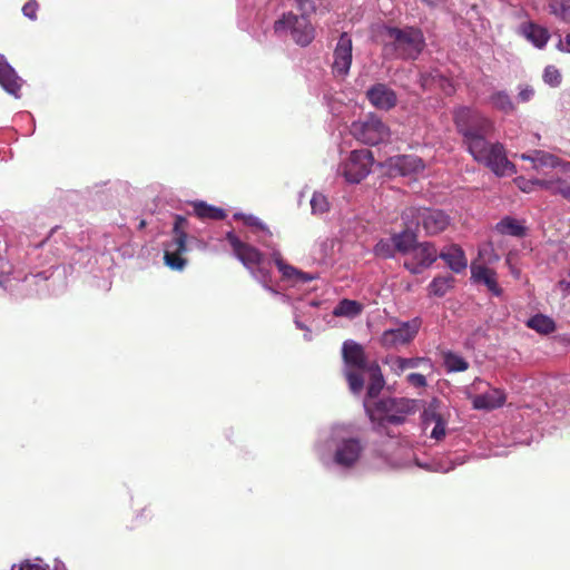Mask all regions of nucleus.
Instances as JSON below:
<instances>
[{"instance_id":"7","label":"nucleus","mask_w":570,"mask_h":570,"mask_svg":"<svg viewBox=\"0 0 570 570\" xmlns=\"http://www.w3.org/2000/svg\"><path fill=\"white\" fill-rule=\"evenodd\" d=\"M274 29L276 32L289 29L293 40L302 47L309 45L314 39V28L304 14H284L275 22Z\"/></svg>"},{"instance_id":"25","label":"nucleus","mask_w":570,"mask_h":570,"mask_svg":"<svg viewBox=\"0 0 570 570\" xmlns=\"http://www.w3.org/2000/svg\"><path fill=\"white\" fill-rule=\"evenodd\" d=\"M454 276H435L429 284V294L435 297H443L454 286Z\"/></svg>"},{"instance_id":"10","label":"nucleus","mask_w":570,"mask_h":570,"mask_svg":"<svg viewBox=\"0 0 570 570\" xmlns=\"http://www.w3.org/2000/svg\"><path fill=\"white\" fill-rule=\"evenodd\" d=\"M372 165L373 156L368 149L351 151L348 160L342 167V173L346 180L357 184L368 176Z\"/></svg>"},{"instance_id":"31","label":"nucleus","mask_w":570,"mask_h":570,"mask_svg":"<svg viewBox=\"0 0 570 570\" xmlns=\"http://www.w3.org/2000/svg\"><path fill=\"white\" fill-rule=\"evenodd\" d=\"M444 366L449 372H463L469 368V363L453 352L444 354Z\"/></svg>"},{"instance_id":"9","label":"nucleus","mask_w":570,"mask_h":570,"mask_svg":"<svg viewBox=\"0 0 570 570\" xmlns=\"http://www.w3.org/2000/svg\"><path fill=\"white\" fill-rule=\"evenodd\" d=\"M405 255H407V258L404 259V268L412 275H417L435 263L438 259V249L435 244L423 242L416 244L415 248Z\"/></svg>"},{"instance_id":"52","label":"nucleus","mask_w":570,"mask_h":570,"mask_svg":"<svg viewBox=\"0 0 570 570\" xmlns=\"http://www.w3.org/2000/svg\"><path fill=\"white\" fill-rule=\"evenodd\" d=\"M559 48L561 50L570 52V33L566 36L564 40L559 41Z\"/></svg>"},{"instance_id":"19","label":"nucleus","mask_w":570,"mask_h":570,"mask_svg":"<svg viewBox=\"0 0 570 570\" xmlns=\"http://www.w3.org/2000/svg\"><path fill=\"white\" fill-rule=\"evenodd\" d=\"M507 396L500 390H492L490 392L476 395L473 397V407L476 410H493L503 405Z\"/></svg>"},{"instance_id":"51","label":"nucleus","mask_w":570,"mask_h":570,"mask_svg":"<svg viewBox=\"0 0 570 570\" xmlns=\"http://www.w3.org/2000/svg\"><path fill=\"white\" fill-rule=\"evenodd\" d=\"M0 71H14V69L9 65L2 55H0Z\"/></svg>"},{"instance_id":"49","label":"nucleus","mask_w":570,"mask_h":570,"mask_svg":"<svg viewBox=\"0 0 570 570\" xmlns=\"http://www.w3.org/2000/svg\"><path fill=\"white\" fill-rule=\"evenodd\" d=\"M535 185L554 193L556 184L549 180L535 179Z\"/></svg>"},{"instance_id":"32","label":"nucleus","mask_w":570,"mask_h":570,"mask_svg":"<svg viewBox=\"0 0 570 570\" xmlns=\"http://www.w3.org/2000/svg\"><path fill=\"white\" fill-rule=\"evenodd\" d=\"M423 424H434L438 421H444L443 416L439 412V401L432 400L428 406H425L422 413Z\"/></svg>"},{"instance_id":"39","label":"nucleus","mask_w":570,"mask_h":570,"mask_svg":"<svg viewBox=\"0 0 570 570\" xmlns=\"http://www.w3.org/2000/svg\"><path fill=\"white\" fill-rule=\"evenodd\" d=\"M522 159L540 160L542 165L554 166V157L552 155L544 154L542 151H535V158L528 155H522Z\"/></svg>"},{"instance_id":"2","label":"nucleus","mask_w":570,"mask_h":570,"mask_svg":"<svg viewBox=\"0 0 570 570\" xmlns=\"http://www.w3.org/2000/svg\"><path fill=\"white\" fill-rule=\"evenodd\" d=\"M365 413L372 423L377 428H383L385 424H402L405 417L416 412V401L405 397H387L370 405L364 404Z\"/></svg>"},{"instance_id":"8","label":"nucleus","mask_w":570,"mask_h":570,"mask_svg":"<svg viewBox=\"0 0 570 570\" xmlns=\"http://www.w3.org/2000/svg\"><path fill=\"white\" fill-rule=\"evenodd\" d=\"M395 323L397 327L383 331L379 338L382 347L392 348L412 342L422 326V318L415 317L405 322L395 321Z\"/></svg>"},{"instance_id":"27","label":"nucleus","mask_w":570,"mask_h":570,"mask_svg":"<svg viewBox=\"0 0 570 570\" xmlns=\"http://www.w3.org/2000/svg\"><path fill=\"white\" fill-rule=\"evenodd\" d=\"M523 35L538 48H542L549 39L548 30L533 23L523 27Z\"/></svg>"},{"instance_id":"38","label":"nucleus","mask_w":570,"mask_h":570,"mask_svg":"<svg viewBox=\"0 0 570 570\" xmlns=\"http://www.w3.org/2000/svg\"><path fill=\"white\" fill-rule=\"evenodd\" d=\"M296 8L307 17V14L315 11L314 0H294Z\"/></svg>"},{"instance_id":"4","label":"nucleus","mask_w":570,"mask_h":570,"mask_svg":"<svg viewBox=\"0 0 570 570\" xmlns=\"http://www.w3.org/2000/svg\"><path fill=\"white\" fill-rule=\"evenodd\" d=\"M187 218L184 216H175L171 240L165 244V263L166 266L173 271L181 272L186 265L187 259L183 257L187 253Z\"/></svg>"},{"instance_id":"22","label":"nucleus","mask_w":570,"mask_h":570,"mask_svg":"<svg viewBox=\"0 0 570 570\" xmlns=\"http://www.w3.org/2000/svg\"><path fill=\"white\" fill-rule=\"evenodd\" d=\"M194 215L202 220H222L226 217V212L223 208L208 205L204 200H196L193 203Z\"/></svg>"},{"instance_id":"34","label":"nucleus","mask_w":570,"mask_h":570,"mask_svg":"<svg viewBox=\"0 0 570 570\" xmlns=\"http://www.w3.org/2000/svg\"><path fill=\"white\" fill-rule=\"evenodd\" d=\"M234 218L235 219H240L244 222V224L247 226V227H252V228H255L257 230H261V232H264V233H267V234H271V232L268 230V228L266 227V225L264 223H262L257 216H252V215H244V214H235L234 215Z\"/></svg>"},{"instance_id":"33","label":"nucleus","mask_w":570,"mask_h":570,"mask_svg":"<svg viewBox=\"0 0 570 570\" xmlns=\"http://www.w3.org/2000/svg\"><path fill=\"white\" fill-rule=\"evenodd\" d=\"M345 379H346V381H348V386L352 392L357 394L361 391H363L364 379H363L362 373L350 370V371H346Z\"/></svg>"},{"instance_id":"29","label":"nucleus","mask_w":570,"mask_h":570,"mask_svg":"<svg viewBox=\"0 0 570 570\" xmlns=\"http://www.w3.org/2000/svg\"><path fill=\"white\" fill-rule=\"evenodd\" d=\"M23 85V81L20 80L17 73H0V87L4 89L6 92L19 97L20 88Z\"/></svg>"},{"instance_id":"15","label":"nucleus","mask_w":570,"mask_h":570,"mask_svg":"<svg viewBox=\"0 0 570 570\" xmlns=\"http://www.w3.org/2000/svg\"><path fill=\"white\" fill-rule=\"evenodd\" d=\"M343 360L346 366L358 371H364L370 367L366 365L364 347L355 341L344 342Z\"/></svg>"},{"instance_id":"43","label":"nucleus","mask_w":570,"mask_h":570,"mask_svg":"<svg viewBox=\"0 0 570 570\" xmlns=\"http://www.w3.org/2000/svg\"><path fill=\"white\" fill-rule=\"evenodd\" d=\"M407 382L410 385L415 387H425L426 386V380L423 374H415L412 373L407 375Z\"/></svg>"},{"instance_id":"11","label":"nucleus","mask_w":570,"mask_h":570,"mask_svg":"<svg viewBox=\"0 0 570 570\" xmlns=\"http://www.w3.org/2000/svg\"><path fill=\"white\" fill-rule=\"evenodd\" d=\"M226 239L229 246H232L235 257L238 258L247 269L253 271L255 266H259L264 261V254L261 253L259 249L248 243L242 242L234 232L226 233Z\"/></svg>"},{"instance_id":"13","label":"nucleus","mask_w":570,"mask_h":570,"mask_svg":"<svg viewBox=\"0 0 570 570\" xmlns=\"http://www.w3.org/2000/svg\"><path fill=\"white\" fill-rule=\"evenodd\" d=\"M470 274H472V281H474V283L482 284L488 291L492 292L494 296H501L502 288L498 284L494 269L473 262L472 265H470Z\"/></svg>"},{"instance_id":"47","label":"nucleus","mask_w":570,"mask_h":570,"mask_svg":"<svg viewBox=\"0 0 570 570\" xmlns=\"http://www.w3.org/2000/svg\"><path fill=\"white\" fill-rule=\"evenodd\" d=\"M151 519V514H150V511L148 510V508H142L139 512V514L136 515V521H137V524H141L142 521H146V520H150Z\"/></svg>"},{"instance_id":"12","label":"nucleus","mask_w":570,"mask_h":570,"mask_svg":"<svg viewBox=\"0 0 570 570\" xmlns=\"http://www.w3.org/2000/svg\"><path fill=\"white\" fill-rule=\"evenodd\" d=\"M363 451L364 444L360 439H344L337 444L335 454H333V461H335L338 466L353 468L358 462Z\"/></svg>"},{"instance_id":"37","label":"nucleus","mask_w":570,"mask_h":570,"mask_svg":"<svg viewBox=\"0 0 570 570\" xmlns=\"http://www.w3.org/2000/svg\"><path fill=\"white\" fill-rule=\"evenodd\" d=\"M276 265L281 273H283V276L286 278H291L294 276L302 277L304 281H309L311 277H307L304 275V273H301L292 265H286L283 259H276Z\"/></svg>"},{"instance_id":"14","label":"nucleus","mask_w":570,"mask_h":570,"mask_svg":"<svg viewBox=\"0 0 570 570\" xmlns=\"http://www.w3.org/2000/svg\"><path fill=\"white\" fill-rule=\"evenodd\" d=\"M352 63V39L344 32L341 35L335 50L333 69L335 71H348Z\"/></svg>"},{"instance_id":"17","label":"nucleus","mask_w":570,"mask_h":570,"mask_svg":"<svg viewBox=\"0 0 570 570\" xmlns=\"http://www.w3.org/2000/svg\"><path fill=\"white\" fill-rule=\"evenodd\" d=\"M367 97L373 106L384 110H389L396 105L395 92L386 88L385 85L372 86L367 91Z\"/></svg>"},{"instance_id":"5","label":"nucleus","mask_w":570,"mask_h":570,"mask_svg":"<svg viewBox=\"0 0 570 570\" xmlns=\"http://www.w3.org/2000/svg\"><path fill=\"white\" fill-rule=\"evenodd\" d=\"M402 218H415L430 236L443 233L450 225V216L440 209L409 207L403 212Z\"/></svg>"},{"instance_id":"30","label":"nucleus","mask_w":570,"mask_h":570,"mask_svg":"<svg viewBox=\"0 0 570 570\" xmlns=\"http://www.w3.org/2000/svg\"><path fill=\"white\" fill-rule=\"evenodd\" d=\"M489 101L492 104L494 109L500 110L505 115L513 112L514 110L513 102L504 91H495L490 96Z\"/></svg>"},{"instance_id":"1","label":"nucleus","mask_w":570,"mask_h":570,"mask_svg":"<svg viewBox=\"0 0 570 570\" xmlns=\"http://www.w3.org/2000/svg\"><path fill=\"white\" fill-rule=\"evenodd\" d=\"M454 122L475 161L485 165L497 176L515 174L514 164L508 160L503 146L499 142L489 144L487 140L493 131V124L489 118L469 107H460L454 112Z\"/></svg>"},{"instance_id":"54","label":"nucleus","mask_w":570,"mask_h":570,"mask_svg":"<svg viewBox=\"0 0 570 570\" xmlns=\"http://www.w3.org/2000/svg\"><path fill=\"white\" fill-rule=\"evenodd\" d=\"M38 570H45L38 563Z\"/></svg>"},{"instance_id":"40","label":"nucleus","mask_w":570,"mask_h":570,"mask_svg":"<svg viewBox=\"0 0 570 570\" xmlns=\"http://www.w3.org/2000/svg\"><path fill=\"white\" fill-rule=\"evenodd\" d=\"M375 254L379 256H382L384 258H390L393 256V248L392 245L381 240L375 246Z\"/></svg>"},{"instance_id":"53","label":"nucleus","mask_w":570,"mask_h":570,"mask_svg":"<svg viewBox=\"0 0 570 570\" xmlns=\"http://www.w3.org/2000/svg\"><path fill=\"white\" fill-rule=\"evenodd\" d=\"M144 226H145V222L142 220V222H140V228H144Z\"/></svg>"},{"instance_id":"21","label":"nucleus","mask_w":570,"mask_h":570,"mask_svg":"<svg viewBox=\"0 0 570 570\" xmlns=\"http://www.w3.org/2000/svg\"><path fill=\"white\" fill-rule=\"evenodd\" d=\"M425 363H429V358L391 356L385 360V364L390 365L391 371L396 375H401L405 370L416 368Z\"/></svg>"},{"instance_id":"6","label":"nucleus","mask_w":570,"mask_h":570,"mask_svg":"<svg viewBox=\"0 0 570 570\" xmlns=\"http://www.w3.org/2000/svg\"><path fill=\"white\" fill-rule=\"evenodd\" d=\"M351 134L361 142L375 146L389 139L390 129L381 118L370 117L364 121L353 122Z\"/></svg>"},{"instance_id":"23","label":"nucleus","mask_w":570,"mask_h":570,"mask_svg":"<svg viewBox=\"0 0 570 570\" xmlns=\"http://www.w3.org/2000/svg\"><path fill=\"white\" fill-rule=\"evenodd\" d=\"M363 304L350 298H343L333 308L332 315L336 317L354 318L363 312Z\"/></svg>"},{"instance_id":"18","label":"nucleus","mask_w":570,"mask_h":570,"mask_svg":"<svg viewBox=\"0 0 570 570\" xmlns=\"http://www.w3.org/2000/svg\"><path fill=\"white\" fill-rule=\"evenodd\" d=\"M494 229L501 235L512 236L519 239L525 237L528 233V228L512 216H503L501 220L497 222Z\"/></svg>"},{"instance_id":"26","label":"nucleus","mask_w":570,"mask_h":570,"mask_svg":"<svg viewBox=\"0 0 570 570\" xmlns=\"http://www.w3.org/2000/svg\"><path fill=\"white\" fill-rule=\"evenodd\" d=\"M367 370L371 374L370 384L367 387V396L370 399H375L384 387V377L377 363H372Z\"/></svg>"},{"instance_id":"20","label":"nucleus","mask_w":570,"mask_h":570,"mask_svg":"<svg viewBox=\"0 0 570 570\" xmlns=\"http://www.w3.org/2000/svg\"><path fill=\"white\" fill-rule=\"evenodd\" d=\"M391 244L395 250L405 255L414 249L419 243L416 242L415 233L410 230V227H405L404 230L391 236Z\"/></svg>"},{"instance_id":"45","label":"nucleus","mask_w":570,"mask_h":570,"mask_svg":"<svg viewBox=\"0 0 570 570\" xmlns=\"http://www.w3.org/2000/svg\"><path fill=\"white\" fill-rule=\"evenodd\" d=\"M22 12L26 17L30 19L36 18V3L33 0H29L23 7Z\"/></svg>"},{"instance_id":"35","label":"nucleus","mask_w":570,"mask_h":570,"mask_svg":"<svg viewBox=\"0 0 570 570\" xmlns=\"http://www.w3.org/2000/svg\"><path fill=\"white\" fill-rule=\"evenodd\" d=\"M313 214H324L328 210V203L324 194L314 193L311 199Z\"/></svg>"},{"instance_id":"16","label":"nucleus","mask_w":570,"mask_h":570,"mask_svg":"<svg viewBox=\"0 0 570 570\" xmlns=\"http://www.w3.org/2000/svg\"><path fill=\"white\" fill-rule=\"evenodd\" d=\"M438 258H441L446 263L451 272L461 273L468 267V259L464 255L463 249L458 244H451L438 253Z\"/></svg>"},{"instance_id":"44","label":"nucleus","mask_w":570,"mask_h":570,"mask_svg":"<svg viewBox=\"0 0 570 570\" xmlns=\"http://www.w3.org/2000/svg\"><path fill=\"white\" fill-rule=\"evenodd\" d=\"M534 91L531 87L525 86L522 88L519 92V101L520 102H528L531 98H533Z\"/></svg>"},{"instance_id":"50","label":"nucleus","mask_w":570,"mask_h":570,"mask_svg":"<svg viewBox=\"0 0 570 570\" xmlns=\"http://www.w3.org/2000/svg\"><path fill=\"white\" fill-rule=\"evenodd\" d=\"M517 183H519V187L522 191L529 193L531 190V186L535 185V181H525L523 179H517Z\"/></svg>"},{"instance_id":"42","label":"nucleus","mask_w":570,"mask_h":570,"mask_svg":"<svg viewBox=\"0 0 570 570\" xmlns=\"http://www.w3.org/2000/svg\"><path fill=\"white\" fill-rule=\"evenodd\" d=\"M445 435V422L444 421H438L434 423V428H432L431 431V438L434 440H441Z\"/></svg>"},{"instance_id":"3","label":"nucleus","mask_w":570,"mask_h":570,"mask_svg":"<svg viewBox=\"0 0 570 570\" xmlns=\"http://www.w3.org/2000/svg\"><path fill=\"white\" fill-rule=\"evenodd\" d=\"M386 36L395 55L402 59H416L425 46L422 31L414 27L389 28Z\"/></svg>"},{"instance_id":"46","label":"nucleus","mask_w":570,"mask_h":570,"mask_svg":"<svg viewBox=\"0 0 570 570\" xmlns=\"http://www.w3.org/2000/svg\"><path fill=\"white\" fill-rule=\"evenodd\" d=\"M544 81L551 87H557L561 82L560 73H544Z\"/></svg>"},{"instance_id":"41","label":"nucleus","mask_w":570,"mask_h":570,"mask_svg":"<svg viewBox=\"0 0 570 570\" xmlns=\"http://www.w3.org/2000/svg\"><path fill=\"white\" fill-rule=\"evenodd\" d=\"M554 194L564 197L566 200L570 202V184L564 180L556 181Z\"/></svg>"},{"instance_id":"48","label":"nucleus","mask_w":570,"mask_h":570,"mask_svg":"<svg viewBox=\"0 0 570 570\" xmlns=\"http://www.w3.org/2000/svg\"><path fill=\"white\" fill-rule=\"evenodd\" d=\"M11 570H36V566L29 561H24L18 564H12Z\"/></svg>"},{"instance_id":"36","label":"nucleus","mask_w":570,"mask_h":570,"mask_svg":"<svg viewBox=\"0 0 570 570\" xmlns=\"http://www.w3.org/2000/svg\"><path fill=\"white\" fill-rule=\"evenodd\" d=\"M551 12L562 20H570V4H567L560 0H551L550 2Z\"/></svg>"},{"instance_id":"24","label":"nucleus","mask_w":570,"mask_h":570,"mask_svg":"<svg viewBox=\"0 0 570 570\" xmlns=\"http://www.w3.org/2000/svg\"><path fill=\"white\" fill-rule=\"evenodd\" d=\"M527 326L537 333L548 335L556 330L554 322L544 314H535L528 318Z\"/></svg>"},{"instance_id":"28","label":"nucleus","mask_w":570,"mask_h":570,"mask_svg":"<svg viewBox=\"0 0 570 570\" xmlns=\"http://www.w3.org/2000/svg\"><path fill=\"white\" fill-rule=\"evenodd\" d=\"M396 166L402 175L416 174L424 169L422 159L417 156L399 157Z\"/></svg>"}]
</instances>
